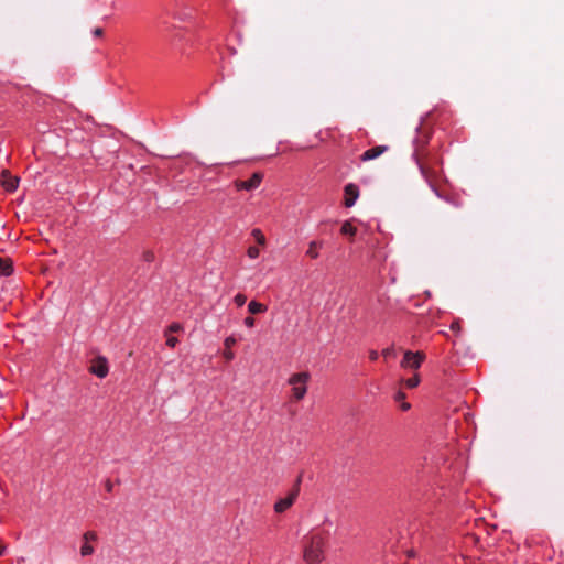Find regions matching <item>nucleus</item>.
Segmentation results:
<instances>
[{
  "label": "nucleus",
  "instance_id": "f257e3e1",
  "mask_svg": "<svg viewBox=\"0 0 564 564\" xmlns=\"http://www.w3.org/2000/svg\"><path fill=\"white\" fill-rule=\"evenodd\" d=\"M326 538L319 532H312L304 538V561L307 564H321L324 560Z\"/></svg>",
  "mask_w": 564,
  "mask_h": 564
},
{
  "label": "nucleus",
  "instance_id": "f03ea898",
  "mask_svg": "<svg viewBox=\"0 0 564 564\" xmlns=\"http://www.w3.org/2000/svg\"><path fill=\"white\" fill-rule=\"evenodd\" d=\"M310 379L311 375L307 371L294 373L289 378L288 382L292 387V395L295 401L305 397Z\"/></svg>",
  "mask_w": 564,
  "mask_h": 564
},
{
  "label": "nucleus",
  "instance_id": "7ed1b4c3",
  "mask_svg": "<svg viewBox=\"0 0 564 564\" xmlns=\"http://www.w3.org/2000/svg\"><path fill=\"white\" fill-rule=\"evenodd\" d=\"M301 476L297 478L294 488L289 492L285 498L278 500L274 505V511L282 513L288 510L295 501L300 492Z\"/></svg>",
  "mask_w": 564,
  "mask_h": 564
},
{
  "label": "nucleus",
  "instance_id": "20e7f679",
  "mask_svg": "<svg viewBox=\"0 0 564 564\" xmlns=\"http://www.w3.org/2000/svg\"><path fill=\"white\" fill-rule=\"evenodd\" d=\"M424 360L425 354L423 351L413 352L411 350H405L401 361V367L417 370Z\"/></svg>",
  "mask_w": 564,
  "mask_h": 564
},
{
  "label": "nucleus",
  "instance_id": "39448f33",
  "mask_svg": "<svg viewBox=\"0 0 564 564\" xmlns=\"http://www.w3.org/2000/svg\"><path fill=\"white\" fill-rule=\"evenodd\" d=\"M413 155L415 156V160H416V162H417V164L420 166V170H421L422 174L424 175V177L430 183H432V181L434 180V177L436 175V172L430 166V163L424 160L423 154H422L419 145H416Z\"/></svg>",
  "mask_w": 564,
  "mask_h": 564
},
{
  "label": "nucleus",
  "instance_id": "423d86ee",
  "mask_svg": "<svg viewBox=\"0 0 564 564\" xmlns=\"http://www.w3.org/2000/svg\"><path fill=\"white\" fill-rule=\"evenodd\" d=\"M262 180H263V174L260 172H256L247 181H240V180L235 181V186L238 191H241V189L252 191L260 186Z\"/></svg>",
  "mask_w": 564,
  "mask_h": 564
},
{
  "label": "nucleus",
  "instance_id": "0eeeda50",
  "mask_svg": "<svg viewBox=\"0 0 564 564\" xmlns=\"http://www.w3.org/2000/svg\"><path fill=\"white\" fill-rule=\"evenodd\" d=\"M83 545L80 547V555L86 557L93 555L95 547L91 545L93 542L98 540V535L95 531H87L83 534Z\"/></svg>",
  "mask_w": 564,
  "mask_h": 564
},
{
  "label": "nucleus",
  "instance_id": "6e6552de",
  "mask_svg": "<svg viewBox=\"0 0 564 564\" xmlns=\"http://www.w3.org/2000/svg\"><path fill=\"white\" fill-rule=\"evenodd\" d=\"M8 292L10 291V303L14 300V299H19L21 296V280L15 278V276H12L10 280H8L6 283L2 282V292Z\"/></svg>",
  "mask_w": 564,
  "mask_h": 564
},
{
  "label": "nucleus",
  "instance_id": "1a4fd4ad",
  "mask_svg": "<svg viewBox=\"0 0 564 564\" xmlns=\"http://www.w3.org/2000/svg\"><path fill=\"white\" fill-rule=\"evenodd\" d=\"M91 373L97 376L98 378H105L108 375V364L107 359L104 357H98L91 361L89 367Z\"/></svg>",
  "mask_w": 564,
  "mask_h": 564
},
{
  "label": "nucleus",
  "instance_id": "9d476101",
  "mask_svg": "<svg viewBox=\"0 0 564 564\" xmlns=\"http://www.w3.org/2000/svg\"><path fill=\"white\" fill-rule=\"evenodd\" d=\"M20 178L2 169V189L12 193L18 188Z\"/></svg>",
  "mask_w": 564,
  "mask_h": 564
},
{
  "label": "nucleus",
  "instance_id": "9b49d317",
  "mask_svg": "<svg viewBox=\"0 0 564 564\" xmlns=\"http://www.w3.org/2000/svg\"><path fill=\"white\" fill-rule=\"evenodd\" d=\"M345 192V200L344 205L346 207H351L355 205L357 198L359 197V188L357 185L349 183L344 188Z\"/></svg>",
  "mask_w": 564,
  "mask_h": 564
},
{
  "label": "nucleus",
  "instance_id": "f8f14e48",
  "mask_svg": "<svg viewBox=\"0 0 564 564\" xmlns=\"http://www.w3.org/2000/svg\"><path fill=\"white\" fill-rule=\"evenodd\" d=\"M388 149L389 148L387 145L373 147V148L365 151L361 154L360 160L364 161V162L375 160V159L379 158L381 154H383L384 152H387Z\"/></svg>",
  "mask_w": 564,
  "mask_h": 564
},
{
  "label": "nucleus",
  "instance_id": "ddd939ff",
  "mask_svg": "<svg viewBox=\"0 0 564 564\" xmlns=\"http://www.w3.org/2000/svg\"><path fill=\"white\" fill-rule=\"evenodd\" d=\"M13 262L8 257H2V276H11L13 275Z\"/></svg>",
  "mask_w": 564,
  "mask_h": 564
},
{
  "label": "nucleus",
  "instance_id": "4468645a",
  "mask_svg": "<svg viewBox=\"0 0 564 564\" xmlns=\"http://www.w3.org/2000/svg\"><path fill=\"white\" fill-rule=\"evenodd\" d=\"M268 307L267 305L260 303V302H257V301H251L249 304H248V311L250 314H260V313H264L267 312Z\"/></svg>",
  "mask_w": 564,
  "mask_h": 564
},
{
  "label": "nucleus",
  "instance_id": "2eb2a0df",
  "mask_svg": "<svg viewBox=\"0 0 564 564\" xmlns=\"http://www.w3.org/2000/svg\"><path fill=\"white\" fill-rule=\"evenodd\" d=\"M323 247V241H311L308 243V249L306 251V254L312 258V259H316L318 257V248H322Z\"/></svg>",
  "mask_w": 564,
  "mask_h": 564
},
{
  "label": "nucleus",
  "instance_id": "dca6fc26",
  "mask_svg": "<svg viewBox=\"0 0 564 564\" xmlns=\"http://www.w3.org/2000/svg\"><path fill=\"white\" fill-rule=\"evenodd\" d=\"M340 232L343 235H348L350 237L355 236L357 232V228L351 225L350 221H345L340 228Z\"/></svg>",
  "mask_w": 564,
  "mask_h": 564
},
{
  "label": "nucleus",
  "instance_id": "f3484780",
  "mask_svg": "<svg viewBox=\"0 0 564 564\" xmlns=\"http://www.w3.org/2000/svg\"><path fill=\"white\" fill-rule=\"evenodd\" d=\"M420 383V376L419 375H414L413 377L404 380V384L406 386V388L409 389H414L419 386Z\"/></svg>",
  "mask_w": 564,
  "mask_h": 564
},
{
  "label": "nucleus",
  "instance_id": "a211bd4d",
  "mask_svg": "<svg viewBox=\"0 0 564 564\" xmlns=\"http://www.w3.org/2000/svg\"><path fill=\"white\" fill-rule=\"evenodd\" d=\"M251 235L254 237V239L257 240V242L259 245H261V246L265 245V237L260 229H258V228L253 229Z\"/></svg>",
  "mask_w": 564,
  "mask_h": 564
},
{
  "label": "nucleus",
  "instance_id": "6ab92c4d",
  "mask_svg": "<svg viewBox=\"0 0 564 564\" xmlns=\"http://www.w3.org/2000/svg\"><path fill=\"white\" fill-rule=\"evenodd\" d=\"M165 337H166V346L171 347V348H174L177 343H178V339L170 334H167V332H165Z\"/></svg>",
  "mask_w": 564,
  "mask_h": 564
},
{
  "label": "nucleus",
  "instance_id": "aec40b11",
  "mask_svg": "<svg viewBox=\"0 0 564 564\" xmlns=\"http://www.w3.org/2000/svg\"><path fill=\"white\" fill-rule=\"evenodd\" d=\"M183 329V326L178 323H173L169 326V328L165 330L167 332V334H172V333H178Z\"/></svg>",
  "mask_w": 564,
  "mask_h": 564
},
{
  "label": "nucleus",
  "instance_id": "412c9836",
  "mask_svg": "<svg viewBox=\"0 0 564 564\" xmlns=\"http://www.w3.org/2000/svg\"><path fill=\"white\" fill-rule=\"evenodd\" d=\"M259 253H260L259 248H257L254 246H251L248 248L247 254L249 258L256 259L259 257Z\"/></svg>",
  "mask_w": 564,
  "mask_h": 564
},
{
  "label": "nucleus",
  "instance_id": "4be33fe9",
  "mask_svg": "<svg viewBox=\"0 0 564 564\" xmlns=\"http://www.w3.org/2000/svg\"><path fill=\"white\" fill-rule=\"evenodd\" d=\"M246 301H247V296H246V295H243V294H241V293L237 294V295L234 297V302L237 304V306H242V305H245Z\"/></svg>",
  "mask_w": 564,
  "mask_h": 564
},
{
  "label": "nucleus",
  "instance_id": "5701e85b",
  "mask_svg": "<svg viewBox=\"0 0 564 564\" xmlns=\"http://www.w3.org/2000/svg\"><path fill=\"white\" fill-rule=\"evenodd\" d=\"M382 356L384 358H393V357H395L394 348L391 346V347H388V348L383 349L382 350Z\"/></svg>",
  "mask_w": 564,
  "mask_h": 564
},
{
  "label": "nucleus",
  "instance_id": "b1692460",
  "mask_svg": "<svg viewBox=\"0 0 564 564\" xmlns=\"http://www.w3.org/2000/svg\"><path fill=\"white\" fill-rule=\"evenodd\" d=\"M237 343L234 336H229L225 339L224 345L225 348L230 349Z\"/></svg>",
  "mask_w": 564,
  "mask_h": 564
},
{
  "label": "nucleus",
  "instance_id": "393cba45",
  "mask_svg": "<svg viewBox=\"0 0 564 564\" xmlns=\"http://www.w3.org/2000/svg\"><path fill=\"white\" fill-rule=\"evenodd\" d=\"M142 257H143V260L147 262H151L154 260V253L150 250L144 251Z\"/></svg>",
  "mask_w": 564,
  "mask_h": 564
},
{
  "label": "nucleus",
  "instance_id": "a878e982",
  "mask_svg": "<svg viewBox=\"0 0 564 564\" xmlns=\"http://www.w3.org/2000/svg\"><path fill=\"white\" fill-rule=\"evenodd\" d=\"M224 357H225L226 360H232L235 355H234V352L230 349L226 348L225 351H224Z\"/></svg>",
  "mask_w": 564,
  "mask_h": 564
},
{
  "label": "nucleus",
  "instance_id": "bb28decb",
  "mask_svg": "<svg viewBox=\"0 0 564 564\" xmlns=\"http://www.w3.org/2000/svg\"><path fill=\"white\" fill-rule=\"evenodd\" d=\"M394 399L397 402H404L403 400L405 399V393L402 391H399V392H397Z\"/></svg>",
  "mask_w": 564,
  "mask_h": 564
},
{
  "label": "nucleus",
  "instance_id": "cd10ccee",
  "mask_svg": "<svg viewBox=\"0 0 564 564\" xmlns=\"http://www.w3.org/2000/svg\"><path fill=\"white\" fill-rule=\"evenodd\" d=\"M243 323H245V325L247 327H253L254 326V318L253 317H246Z\"/></svg>",
  "mask_w": 564,
  "mask_h": 564
},
{
  "label": "nucleus",
  "instance_id": "c85d7f7f",
  "mask_svg": "<svg viewBox=\"0 0 564 564\" xmlns=\"http://www.w3.org/2000/svg\"><path fill=\"white\" fill-rule=\"evenodd\" d=\"M451 329L454 330V332H459L460 330V325L458 322H454L452 323L451 325Z\"/></svg>",
  "mask_w": 564,
  "mask_h": 564
},
{
  "label": "nucleus",
  "instance_id": "c756f323",
  "mask_svg": "<svg viewBox=\"0 0 564 564\" xmlns=\"http://www.w3.org/2000/svg\"><path fill=\"white\" fill-rule=\"evenodd\" d=\"M378 356H379V355H378V352H377L376 350H371V351L369 352V358H370L372 361L377 360V359H378Z\"/></svg>",
  "mask_w": 564,
  "mask_h": 564
},
{
  "label": "nucleus",
  "instance_id": "7c9ffc66",
  "mask_svg": "<svg viewBox=\"0 0 564 564\" xmlns=\"http://www.w3.org/2000/svg\"><path fill=\"white\" fill-rule=\"evenodd\" d=\"M94 35L95 36H101L104 34V31L101 28H96L94 31H93Z\"/></svg>",
  "mask_w": 564,
  "mask_h": 564
},
{
  "label": "nucleus",
  "instance_id": "2f4dec72",
  "mask_svg": "<svg viewBox=\"0 0 564 564\" xmlns=\"http://www.w3.org/2000/svg\"><path fill=\"white\" fill-rule=\"evenodd\" d=\"M400 406L403 411H408L411 408L410 403L408 402H401Z\"/></svg>",
  "mask_w": 564,
  "mask_h": 564
},
{
  "label": "nucleus",
  "instance_id": "473e14b6",
  "mask_svg": "<svg viewBox=\"0 0 564 564\" xmlns=\"http://www.w3.org/2000/svg\"><path fill=\"white\" fill-rule=\"evenodd\" d=\"M112 487H113V486H112L111 481H109V480H108V481H106V490H107V491H109V492H110V491H112Z\"/></svg>",
  "mask_w": 564,
  "mask_h": 564
},
{
  "label": "nucleus",
  "instance_id": "72a5a7b5",
  "mask_svg": "<svg viewBox=\"0 0 564 564\" xmlns=\"http://www.w3.org/2000/svg\"><path fill=\"white\" fill-rule=\"evenodd\" d=\"M427 142V138L425 137L424 140L422 141V143H426Z\"/></svg>",
  "mask_w": 564,
  "mask_h": 564
}]
</instances>
